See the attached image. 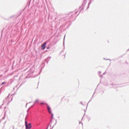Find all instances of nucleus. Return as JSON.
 <instances>
[{"label": "nucleus", "instance_id": "nucleus-4", "mask_svg": "<svg viewBox=\"0 0 129 129\" xmlns=\"http://www.w3.org/2000/svg\"><path fill=\"white\" fill-rule=\"evenodd\" d=\"M27 125H28L27 122V121H25V126H26V128Z\"/></svg>", "mask_w": 129, "mask_h": 129}, {"label": "nucleus", "instance_id": "nucleus-9", "mask_svg": "<svg viewBox=\"0 0 129 129\" xmlns=\"http://www.w3.org/2000/svg\"><path fill=\"white\" fill-rule=\"evenodd\" d=\"M50 48V47H47V49H49Z\"/></svg>", "mask_w": 129, "mask_h": 129}, {"label": "nucleus", "instance_id": "nucleus-7", "mask_svg": "<svg viewBox=\"0 0 129 129\" xmlns=\"http://www.w3.org/2000/svg\"><path fill=\"white\" fill-rule=\"evenodd\" d=\"M29 105V103H27V104H26V106H28Z\"/></svg>", "mask_w": 129, "mask_h": 129}, {"label": "nucleus", "instance_id": "nucleus-6", "mask_svg": "<svg viewBox=\"0 0 129 129\" xmlns=\"http://www.w3.org/2000/svg\"><path fill=\"white\" fill-rule=\"evenodd\" d=\"M5 84V83L3 82V83H2V85H3V84Z\"/></svg>", "mask_w": 129, "mask_h": 129}, {"label": "nucleus", "instance_id": "nucleus-8", "mask_svg": "<svg viewBox=\"0 0 129 129\" xmlns=\"http://www.w3.org/2000/svg\"><path fill=\"white\" fill-rule=\"evenodd\" d=\"M38 100H36L35 102H38Z\"/></svg>", "mask_w": 129, "mask_h": 129}, {"label": "nucleus", "instance_id": "nucleus-1", "mask_svg": "<svg viewBox=\"0 0 129 129\" xmlns=\"http://www.w3.org/2000/svg\"><path fill=\"white\" fill-rule=\"evenodd\" d=\"M47 44L46 42H44L43 44L41 45V49L43 50L46 48V45Z\"/></svg>", "mask_w": 129, "mask_h": 129}, {"label": "nucleus", "instance_id": "nucleus-2", "mask_svg": "<svg viewBox=\"0 0 129 129\" xmlns=\"http://www.w3.org/2000/svg\"><path fill=\"white\" fill-rule=\"evenodd\" d=\"M47 109L48 111L49 112V113L51 114L52 117H53V114H52V111H51V108L50 107V106H47Z\"/></svg>", "mask_w": 129, "mask_h": 129}, {"label": "nucleus", "instance_id": "nucleus-5", "mask_svg": "<svg viewBox=\"0 0 129 129\" xmlns=\"http://www.w3.org/2000/svg\"><path fill=\"white\" fill-rule=\"evenodd\" d=\"M40 104L43 105V104H45V103H44V102H41V103H40Z\"/></svg>", "mask_w": 129, "mask_h": 129}, {"label": "nucleus", "instance_id": "nucleus-3", "mask_svg": "<svg viewBox=\"0 0 129 129\" xmlns=\"http://www.w3.org/2000/svg\"><path fill=\"white\" fill-rule=\"evenodd\" d=\"M32 128V125L31 123H29L27 125H26V128L27 129H30Z\"/></svg>", "mask_w": 129, "mask_h": 129}]
</instances>
